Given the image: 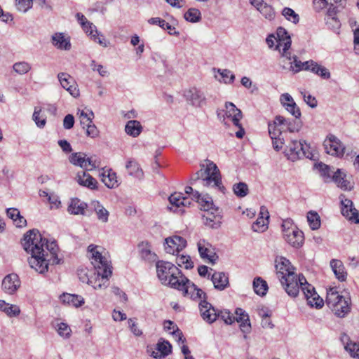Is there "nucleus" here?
I'll use <instances>...</instances> for the list:
<instances>
[{"instance_id":"1","label":"nucleus","mask_w":359,"mask_h":359,"mask_svg":"<svg viewBox=\"0 0 359 359\" xmlns=\"http://www.w3.org/2000/svg\"><path fill=\"white\" fill-rule=\"evenodd\" d=\"M22 246L27 253L31 254L28 262L31 268L40 273L48 271V255H45V238L36 229L29 230L24 236Z\"/></svg>"},{"instance_id":"2","label":"nucleus","mask_w":359,"mask_h":359,"mask_svg":"<svg viewBox=\"0 0 359 359\" xmlns=\"http://www.w3.org/2000/svg\"><path fill=\"white\" fill-rule=\"evenodd\" d=\"M276 270L278 279L287 294L296 297L299 294L298 281L304 280L303 275H297L288 259L280 257L276 259Z\"/></svg>"},{"instance_id":"3","label":"nucleus","mask_w":359,"mask_h":359,"mask_svg":"<svg viewBox=\"0 0 359 359\" xmlns=\"http://www.w3.org/2000/svg\"><path fill=\"white\" fill-rule=\"evenodd\" d=\"M156 268L157 277L164 285L176 289V287H180V282L182 283L183 280H185V276L171 262L163 260L157 261Z\"/></svg>"},{"instance_id":"4","label":"nucleus","mask_w":359,"mask_h":359,"mask_svg":"<svg viewBox=\"0 0 359 359\" xmlns=\"http://www.w3.org/2000/svg\"><path fill=\"white\" fill-rule=\"evenodd\" d=\"M198 180H201L203 186L212 187L224 193L225 188L222 183L219 170L213 162L208 161L205 168L203 165V168L191 177V181L196 182Z\"/></svg>"},{"instance_id":"5","label":"nucleus","mask_w":359,"mask_h":359,"mask_svg":"<svg viewBox=\"0 0 359 359\" xmlns=\"http://www.w3.org/2000/svg\"><path fill=\"white\" fill-rule=\"evenodd\" d=\"M326 304L339 318L345 317L351 311L350 297L339 294L333 288H331L327 293Z\"/></svg>"},{"instance_id":"6","label":"nucleus","mask_w":359,"mask_h":359,"mask_svg":"<svg viewBox=\"0 0 359 359\" xmlns=\"http://www.w3.org/2000/svg\"><path fill=\"white\" fill-rule=\"evenodd\" d=\"M309 149V145L304 141L291 140L286 147L284 153L289 160L296 161L303 157L312 158L313 155Z\"/></svg>"},{"instance_id":"7","label":"nucleus","mask_w":359,"mask_h":359,"mask_svg":"<svg viewBox=\"0 0 359 359\" xmlns=\"http://www.w3.org/2000/svg\"><path fill=\"white\" fill-rule=\"evenodd\" d=\"M69 162L76 166H79L88 170H92L99 166L95 156L88 157L83 152H75L69 157Z\"/></svg>"},{"instance_id":"8","label":"nucleus","mask_w":359,"mask_h":359,"mask_svg":"<svg viewBox=\"0 0 359 359\" xmlns=\"http://www.w3.org/2000/svg\"><path fill=\"white\" fill-rule=\"evenodd\" d=\"M180 287H176L177 290L182 291L184 297H189L193 300H202L207 299L206 294L198 288L194 283L191 282L186 276L182 283L180 282Z\"/></svg>"},{"instance_id":"9","label":"nucleus","mask_w":359,"mask_h":359,"mask_svg":"<svg viewBox=\"0 0 359 359\" xmlns=\"http://www.w3.org/2000/svg\"><path fill=\"white\" fill-rule=\"evenodd\" d=\"M111 275V269H98L96 273H94L93 276L88 278L87 283L92 285L95 290L105 289L109 285V277Z\"/></svg>"},{"instance_id":"10","label":"nucleus","mask_w":359,"mask_h":359,"mask_svg":"<svg viewBox=\"0 0 359 359\" xmlns=\"http://www.w3.org/2000/svg\"><path fill=\"white\" fill-rule=\"evenodd\" d=\"M184 97L189 104L194 107H201L206 102L203 92L195 87L185 90Z\"/></svg>"},{"instance_id":"11","label":"nucleus","mask_w":359,"mask_h":359,"mask_svg":"<svg viewBox=\"0 0 359 359\" xmlns=\"http://www.w3.org/2000/svg\"><path fill=\"white\" fill-rule=\"evenodd\" d=\"M339 198L341 214L354 223L359 224V211L353 208V202L350 199L345 198L344 195H341Z\"/></svg>"},{"instance_id":"12","label":"nucleus","mask_w":359,"mask_h":359,"mask_svg":"<svg viewBox=\"0 0 359 359\" xmlns=\"http://www.w3.org/2000/svg\"><path fill=\"white\" fill-rule=\"evenodd\" d=\"M187 246V241L179 236L165 238L164 249L167 253L175 255L182 251Z\"/></svg>"},{"instance_id":"13","label":"nucleus","mask_w":359,"mask_h":359,"mask_svg":"<svg viewBox=\"0 0 359 359\" xmlns=\"http://www.w3.org/2000/svg\"><path fill=\"white\" fill-rule=\"evenodd\" d=\"M226 111L223 116V121L225 124L231 122L235 126H239V122L243 117L241 111L232 102H226Z\"/></svg>"},{"instance_id":"14","label":"nucleus","mask_w":359,"mask_h":359,"mask_svg":"<svg viewBox=\"0 0 359 359\" xmlns=\"http://www.w3.org/2000/svg\"><path fill=\"white\" fill-rule=\"evenodd\" d=\"M276 34L278 39L276 49H278L279 52L282 50L283 56L289 58L290 52L288 50L292 43L290 35H288L287 31L283 27L278 28Z\"/></svg>"},{"instance_id":"15","label":"nucleus","mask_w":359,"mask_h":359,"mask_svg":"<svg viewBox=\"0 0 359 359\" xmlns=\"http://www.w3.org/2000/svg\"><path fill=\"white\" fill-rule=\"evenodd\" d=\"M57 78L62 87L67 90L71 95L74 97L79 95L78 86L69 74L65 72H60L57 74Z\"/></svg>"},{"instance_id":"16","label":"nucleus","mask_w":359,"mask_h":359,"mask_svg":"<svg viewBox=\"0 0 359 359\" xmlns=\"http://www.w3.org/2000/svg\"><path fill=\"white\" fill-rule=\"evenodd\" d=\"M326 152L332 156H339L344 153V147L335 136L330 135L324 142Z\"/></svg>"},{"instance_id":"17","label":"nucleus","mask_w":359,"mask_h":359,"mask_svg":"<svg viewBox=\"0 0 359 359\" xmlns=\"http://www.w3.org/2000/svg\"><path fill=\"white\" fill-rule=\"evenodd\" d=\"M199 309L201 315L205 322L211 324L217 320L218 317L217 311L207 300H201Z\"/></svg>"},{"instance_id":"18","label":"nucleus","mask_w":359,"mask_h":359,"mask_svg":"<svg viewBox=\"0 0 359 359\" xmlns=\"http://www.w3.org/2000/svg\"><path fill=\"white\" fill-rule=\"evenodd\" d=\"M214 210L215 212L211 210L204 212L203 215V223L210 228L218 229L222 224V216L217 208Z\"/></svg>"},{"instance_id":"19","label":"nucleus","mask_w":359,"mask_h":359,"mask_svg":"<svg viewBox=\"0 0 359 359\" xmlns=\"http://www.w3.org/2000/svg\"><path fill=\"white\" fill-rule=\"evenodd\" d=\"M285 240L292 247L299 248L304 241V233L297 227L283 235Z\"/></svg>"},{"instance_id":"20","label":"nucleus","mask_w":359,"mask_h":359,"mask_svg":"<svg viewBox=\"0 0 359 359\" xmlns=\"http://www.w3.org/2000/svg\"><path fill=\"white\" fill-rule=\"evenodd\" d=\"M340 340L351 357L359 359V342L353 341L346 333L341 334Z\"/></svg>"},{"instance_id":"21","label":"nucleus","mask_w":359,"mask_h":359,"mask_svg":"<svg viewBox=\"0 0 359 359\" xmlns=\"http://www.w3.org/2000/svg\"><path fill=\"white\" fill-rule=\"evenodd\" d=\"M20 285V281L17 274L11 273L6 276L2 281L3 290L9 294H13Z\"/></svg>"},{"instance_id":"22","label":"nucleus","mask_w":359,"mask_h":359,"mask_svg":"<svg viewBox=\"0 0 359 359\" xmlns=\"http://www.w3.org/2000/svg\"><path fill=\"white\" fill-rule=\"evenodd\" d=\"M88 251L92 253V264H94V267L98 270H102L104 268L111 269L108 264L107 259L102 255L98 251L96 250V247L90 245L88 246Z\"/></svg>"},{"instance_id":"23","label":"nucleus","mask_w":359,"mask_h":359,"mask_svg":"<svg viewBox=\"0 0 359 359\" xmlns=\"http://www.w3.org/2000/svg\"><path fill=\"white\" fill-rule=\"evenodd\" d=\"M269 212L265 207H261L260 216L252 225V229L256 232H264L268 228Z\"/></svg>"},{"instance_id":"24","label":"nucleus","mask_w":359,"mask_h":359,"mask_svg":"<svg viewBox=\"0 0 359 359\" xmlns=\"http://www.w3.org/2000/svg\"><path fill=\"white\" fill-rule=\"evenodd\" d=\"M197 246L201 257L208 259L210 263H214L216 254L211 249V245L205 240H201L198 242Z\"/></svg>"},{"instance_id":"25","label":"nucleus","mask_w":359,"mask_h":359,"mask_svg":"<svg viewBox=\"0 0 359 359\" xmlns=\"http://www.w3.org/2000/svg\"><path fill=\"white\" fill-rule=\"evenodd\" d=\"M138 250L141 258L148 262H156L157 255L152 251L151 245L148 242H142L138 245Z\"/></svg>"},{"instance_id":"26","label":"nucleus","mask_w":359,"mask_h":359,"mask_svg":"<svg viewBox=\"0 0 359 359\" xmlns=\"http://www.w3.org/2000/svg\"><path fill=\"white\" fill-rule=\"evenodd\" d=\"M304 65L306 66L305 70H309L324 79L330 78L331 75L329 70L313 60L304 62Z\"/></svg>"},{"instance_id":"27","label":"nucleus","mask_w":359,"mask_h":359,"mask_svg":"<svg viewBox=\"0 0 359 359\" xmlns=\"http://www.w3.org/2000/svg\"><path fill=\"white\" fill-rule=\"evenodd\" d=\"M44 249L46 250L45 255H48V257H46L48 265L50 262L53 264H58L60 263V259L57 255L58 248L56 243L55 241L48 243L47 239L45 238Z\"/></svg>"},{"instance_id":"28","label":"nucleus","mask_w":359,"mask_h":359,"mask_svg":"<svg viewBox=\"0 0 359 359\" xmlns=\"http://www.w3.org/2000/svg\"><path fill=\"white\" fill-rule=\"evenodd\" d=\"M286 119L281 116H276L273 123H269V133L271 139L276 138V137L282 136V132L280 126L282 125L286 124Z\"/></svg>"},{"instance_id":"29","label":"nucleus","mask_w":359,"mask_h":359,"mask_svg":"<svg viewBox=\"0 0 359 359\" xmlns=\"http://www.w3.org/2000/svg\"><path fill=\"white\" fill-rule=\"evenodd\" d=\"M76 180L81 186L87 187L90 189H96L97 188V180L85 171L78 172Z\"/></svg>"},{"instance_id":"30","label":"nucleus","mask_w":359,"mask_h":359,"mask_svg":"<svg viewBox=\"0 0 359 359\" xmlns=\"http://www.w3.org/2000/svg\"><path fill=\"white\" fill-rule=\"evenodd\" d=\"M236 318L238 323H240L241 330L245 334H248L251 330V324L249 319V316L242 309L237 308L236 309Z\"/></svg>"},{"instance_id":"31","label":"nucleus","mask_w":359,"mask_h":359,"mask_svg":"<svg viewBox=\"0 0 359 359\" xmlns=\"http://www.w3.org/2000/svg\"><path fill=\"white\" fill-rule=\"evenodd\" d=\"M346 174L341 169H337L336 172H334L331 179L337 184L338 187L344 190H351L353 186L351 182L346 179Z\"/></svg>"},{"instance_id":"32","label":"nucleus","mask_w":359,"mask_h":359,"mask_svg":"<svg viewBox=\"0 0 359 359\" xmlns=\"http://www.w3.org/2000/svg\"><path fill=\"white\" fill-rule=\"evenodd\" d=\"M88 208L87 203L81 201L78 198H72L67 208V211L71 215H85Z\"/></svg>"},{"instance_id":"33","label":"nucleus","mask_w":359,"mask_h":359,"mask_svg":"<svg viewBox=\"0 0 359 359\" xmlns=\"http://www.w3.org/2000/svg\"><path fill=\"white\" fill-rule=\"evenodd\" d=\"M212 282L215 289L224 290L229 286V278L224 272L215 271L211 276Z\"/></svg>"},{"instance_id":"34","label":"nucleus","mask_w":359,"mask_h":359,"mask_svg":"<svg viewBox=\"0 0 359 359\" xmlns=\"http://www.w3.org/2000/svg\"><path fill=\"white\" fill-rule=\"evenodd\" d=\"M52 43L54 46L61 50H69L71 48L69 37H65L63 33H55L52 36Z\"/></svg>"},{"instance_id":"35","label":"nucleus","mask_w":359,"mask_h":359,"mask_svg":"<svg viewBox=\"0 0 359 359\" xmlns=\"http://www.w3.org/2000/svg\"><path fill=\"white\" fill-rule=\"evenodd\" d=\"M330 266L334 272L336 278L340 281H344L347 276L344 264L341 260L332 259L330 261Z\"/></svg>"},{"instance_id":"36","label":"nucleus","mask_w":359,"mask_h":359,"mask_svg":"<svg viewBox=\"0 0 359 359\" xmlns=\"http://www.w3.org/2000/svg\"><path fill=\"white\" fill-rule=\"evenodd\" d=\"M194 198L201 206V208L204 210V212L213 210V201L212 198L208 195L202 196L198 191H196L194 194Z\"/></svg>"},{"instance_id":"37","label":"nucleus","mask_w":359,"mask_h":359,"mask_svg":"<svg viewBox=\"0 0 359 359\" xmlns=\"http://www.w3.org/2000/svg\"><path fill=\"white\" fill-rule=\"evenodd\" d=\"M282 58L288 60V65H290L288 67L285 64H283V69H288L290 71H292L294 73L298 72L302 69H305L306 66L304 65V62H302L301 61L297 60L296 56L292 57L290 53L289 58L283 57V55Z\"/></svg>"},{"instance_id":"38","label":"nucleus","mask_w":359,"mask_h":359,"mask_svg":"<svg viewBox=\"0 0 359 359\" xmlns=\"http://www.w3.org/2000/svg\"><path fill=\"white\" fill-rule=\"evenodd\" d=\"M102 182L110 189H114L118 186L116 172L111 170L104 171L102 175Z\"/></svg>"},{"instance_id":"39","label":"nucleus","mask_w":359,"mask_h":359,"mask_svg":"<svg viewBox=\"0 0 359 359\" xmlns=\"http://www.w3.org/2000/svg\"><path fill=\"white\" fill-rule=\"evenodd\" d=\"M60 300L64 303L75 307H79L84 304V299L81 296L63 294L60 296Z\"/></svg>"},{"instance_id":"40","label":"nucleus","mask_w":359,"mask_h":359,"mask_svg":"<svg viewBox=\"0 0 359 359\" xmlns=\"http://www.w3.org/2000/svg\"><path fill=\"white\" fill-rule=\"evenodd\" d=\"M148 22L151 25H157L163 29H167L170 35L178 36L180 34L174 27L160 18H151L148 20Z\"/></svg>"},{"instance_id":"41","label":"nucleus","mask_w":359,"mask_h":359,"mask_svg":"<svg viewBox=\"0 0 359 359\" xmlns=\"http://www.w3.org/2000/svg\"><path fill=\"white\" fill-rule=\"evenodd\" d=\"M126 133L133 137L140 135L142 130L140 123L136 120H132L127 122L125 127Z\"/></svg>"},{"instance_id":"42","label":"nucleus","mask_w":359,"mask_h":359,"mask_svg":"<svg viewBox=\"0 0 359 359\" xmlns=\"http://www.w3.org/2000/svg\"><path fill=\"white\" fill-rule=\"evenodd\" d=\"M126 168L128 174L134 177L141 179L143 177V171L135 160H128Z\"/></svg>"},{"instance_id":"43","label":"nucleus","mask_w":359,"mask_h":359,"mask_svg":"<svg viewBox=\"0 0 359 359\" xmlns=\"http://www.w3.org/2000/svg\"><path fill=\"white\" fill-rule=\"evenodd\" d=\"M92 205L98 219L102 222H107L109 215V211L105 209L103 205L100 203L99 201H93Z\"/></svg>"},{"instance_id":"44","label":"nucleus","mask_w":359,"mask_h":359,"mask_svg":"<svg viewBox=\"0 0 359 359\" xmlns=\"http://www.w3.org/2000/svg\"><path fill=\"white\" fill-rule=\"evenodd\" d=\"M253 288L255 292L259 296H264L268 290V285L262 278H255L253 280Z\"/></svg>"},{"instance_id":"45","label":"nucleus","mask_w":359,"mask_h":359,"mask_svg":"<svg viewBox=\"0 0 359 359\" xmlns=\"http://www.w3.org/2000/svg\"><path fill=\"white\" fill-rule=\"evenodd\" d=\"M83 30L86 34L91 36V38L94 40V41L98 43L100 45L103 47L107 46V43L104 40L102 35H100L97 30L95 28H90L88 25H86V27H83Z\"/></svg>"},{"instance_id":"46","label":"nucleus","mask_w":359,"mask_h":359,"mask_svg":"<svg viewBox=\"0 0 359 359\" xmlns=\"http://www.w3.org/2000/svg\"><path fill=\"white\" fill-rule=\"evenodd\" d=\"M297 287H299V290L300 289L302 290L306 300L308 299V297L311 298L312 297L313 294L316 293L314 287L306 281L305 278L304 280H302L299 282L298 281Z\"/></svg>"},{"instance_id":"47","label":"nucleus","mask_w":359,"mask_h":359,"mask_svg":"<svg viewBox=\"0 0 359 359\" xmlns=\"http://www.w3.org/2000/svg\"><path fill=\"white\" fill-rule=\"evenodd\" d=\"M184 17L187 21L197 22L201 19V13L198 9L191 8L184 13Z\"/></svg>"},{"instance_id":"48","label":"nucleus","mask_w":359,"mask_h":359,"mask_svg":"<svg viewBox=\"0 0 359 359\" xmlns=\"http://www.w3.org/2000/svg\"><path fill=\"white\" fill-rule=\"evenodd\" d=\"M307 220L312 230H317L320 226V219L316 212L310 211L307 215Z\"/></svg>"},{"instance_id":"49","label":"nucleus","mask_w":359,"mask_h":359,"mask_svg":"<svg viewBox=\"0 0 359 359\" xmlns=\"http://www.w3.org/2000/svg\"><path fill=\"white\" fill-rule=\"evenodd\" d=\"M164 327L167 330H172V334L175 335L176 338L178 339L179 341H182V342L184 341V339H183V334L182 332H180V330L178 329V327L176 326V325L170 321V320H166L164 323Z\"/></svg>"},{"instance_id":"50","label":"nucleus","mask_w":359,"mask_h":359,"mask_svg":"<svg viewBox=\"0 0 359 359\" xmlns=\"http://www.w3.org/2000/svg\"><path fill=\"white\" fill-rule=\"evenodd\" d=\"M258 11L266 19L271 20L275 18V11L273 7L266 3L261 8H258Z\"/></svg>"},{"instance_id":"51","label":"nucleus","mask_w":359,"mask_h":359,"mask_svg":"<svg viewBox=\"0 0 359 359\" xmlns=\"http://www.w3.org/2000/svg\"><path fill=\"white\" fill-rule=\"evenodd\" d=\"M234 194L238 197H245L248 194V185L244 182L235 184L233 187Z\"/></svg>"},{"instance_id":"52","label":"nucleus","mask_w":359,"mask_h":359,"mask_svg":"<svg viewBox=\"0 0 359 359\" xmlns=\"http://www.w3.org/2000/svg\"><path fill=\"white\" fill-rule=\"evenodd\" d=\"M13 69L17 74H25L31 69V65L27 62H18L13 65Z\"/></svg>"},{"instance_id":"53","label":"nucleus","mask_w":359,"mask_h":359,"mask_svg":"<svg viewBox=\"0 0 359 359\" xmlns=\"http://www.w3.org/2000/svg\"><path fill=\"white\" fill-rule=\"evenodd\" d=\"M282 15L287 20L292 22L294 24H297L299 20V15L292 8H283Z\"/></svg>"},{"instance_id":"54","label":"nucleus","mask_w":359,"mask_h":359,"mask_svg":"<svg viewBox=\"0 0 359 359\" xmlns=\"http://www.w3.org/2000/svg\"><path fill=\"white\" fill-rule=\"evenodd\" d=\"M315 167L317 170H318L321 175L326 177L327 179H331L332 176V173H334V172L331 170V168L328 165L320 162L316 163Z\"/></svg>"},{"instance_id":"55","label":"nucleus","mask_w":359,"mask_h":359,"mask_svg":"<svg viewBox=\"0 0 359 359\" xmlns=\"http://www.w3.org/2000/svg\"><path fill=\"white\" fill-rule=\"evenodd\" d=\"M57 332L60 336L67 339L71 336L72 330L67 324L60 323L57 325Z\"/></svg>"},{"instance_id":"56","label":"nucleus","mask_w":359,"mask_h":359,"mask_svg":"<svg viewBox=\"0 0 359 359\" xmlns=\"http://www.w3.org/2000/svg\"><path fill=\"white\" fill-rule=\"evenodd\" d=\"M172 346L168 341L158 342L157 344V350L160 353V356H165L171 353Z\"/></svg>"},{"instance_id":"57","label":"nucleus","mask_w":359,"mask_h":359,"mask_svg":"<svg viewBox=\"0 0 359 359\" xmlns=\"http://www.w3.org/2000/svg\"><path fill=\"white\" fill-rule=\"evenodd\" d=\"M33 0H15V6L18 11L25 13L32 7Z\"/></svg>"},{"instance_id":"58","label":"nucleus","mask_w":359,"mask_h":359,"mask_svg":"<svg viewBox=\"0 0 359 359\" xmlns=\"http://www.w3.org/2000/svg\"><path fill=\"white\" fill-rule=\"evenodd\" d=\"M176 262L180 266H184L187 269L194 267V263L189 256L182 255L177 257Z\"/></svg>"},{"instance_id":"59","label":"nucleus","mask_w":359,"mask_h":359,"mask_svg":"<svg viewBox=\"0 0 359 359\" xmlns=\"http://www.w3.org/2000/svg\"><path fill=\"white\" fill-rule=\"evenodd\" d=\"M217 72L219 73L222 81L225 83H231L235 79L234 74L229 69H217Z\"/></svg>"},{"instance_id":"60","label":"nucleus","mask_w":359,"mask_h":359,"mask_svg":"<svg viewBox=\"0 0 359 359\" xmlns=\"http://www.w3.org/2000/svg\"><path fill=\"white\" fill-rule=\"evenodd\" d=\"M9 317L17 316L20 314V308L16 305L6 303V306H4L3 311Z\"/></svg>"},{"instance_id":"61","label":"nucleus","mask_w":359,"mask_h":359,"mask_svg":"<svg viewBox=\"0 0 359 359\" xmlns=\"http://www.w3.org/2000/svg\"><path fill=\"white\" fill-rule=\"evenodd\" d=\"M41 109L39 107H35L34 111L32 116L33 121L35 122L36 126L39 128H43L46 125V120L45 117H42L40 119L39 115L41 113Z\"/></svg>"},{"instance_id":"62","label":"nucleus","mask_w":359,"mask_h":359,"mask_svg":"<svg viewBox=\"0 0 359 359\" xmlns=\"http://www.w3.org/2000/svg\"><path fill=\"white\" fill-rule=\"evenodd\" d=\"M325 20L327 26L330 29H332L333 31L336 32L340 28L341 23L337 17H325Z\"/></svg>"},{"instance_id":"63","label":"nucleus","mask_w":359,"mask_h":359,"mask_svg":"<svg viewBox=\"0 0 359 359\" xmlns=\"http://www.w3.org/2000/svg\"><path fill=\"white\" fill-rule=\"evenodd\" d=\"M217 318H221L227 325H231L234 322L235 318L226 310L220 311L217 312Z\"/></svg>"},{"instance_id":"64","label":"nucleus","mask_w":359,"mask_h":359,"mask_svg":"<svg viewBox=\"0 0 359 359\" xmlns=\"http://www.w3.org/2000/svg\"><path fill=\"white\" fill-rule=\"evenodd\" d=\"M307 302L309 305L316 308H321L324 304L323 299L317 293L313 294L311 298L308 297Z\"/></svg>"}]
</instances>
